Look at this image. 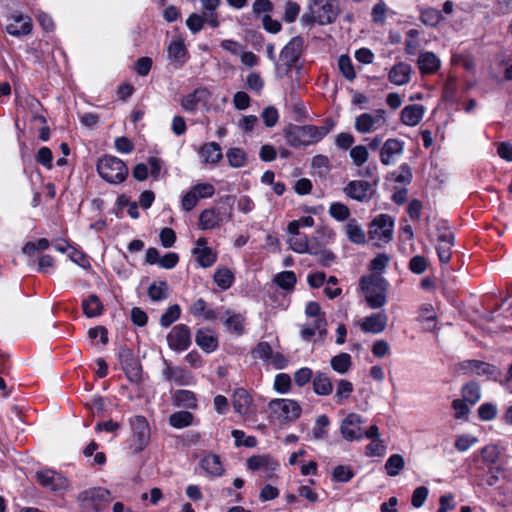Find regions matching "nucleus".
<instances>
[{"instance_id":"f257e3e1","label":"nucleus","mask_w":512,"mask_h":512,"mask_svg":"<svg viewBox=\"0 0 512 512\" xmlns=\"http://www.w3.org/2000/svg\"><path fill=\"white\" fill-rule=\"evenodd\" d=\"M329 131L326 126L291 125L285 130L284 136L291 147L300 148L320 142Z\"/></svg>"},{"instance_id":"f03ea898","label":"nucleus","mask_w":512,"mask_h":512,"mask_svg":"<svg viewBox=\"0 0 512 512\" xmlns=\"http://www.w3.org/2000/svg\"><path fill=\"white\" fill-rule=\"evenodd\" d=\"M308 12L304 13L301 21L306 24L317 23L329 25L336 21L339 13V0H308Z\"/></svg>"},{"instance_id":"7ed1b4c3","label":"nucleus","mask_w":512,"mask_h":512,"mask_svg":"<svg viewBox=\"0 0 512 512\" xmlns=\"http://www.w3.org/2000/svg\"><path fill=\"white\" fill-rule=\"evenodd\" d=\"M359 285L370 308L378 309L386 304L388 288L386 279L376 274H370L361 277Z\"/></svg>"},{"instance_id":"20e7f679","label":"nucleus","mask_w":512,"mask_h":512,"mask_svg":"<svg viewBox=\"0 0 512 512\" xmlns=\"http://www.w3.org/2000/svg\"><path fill=\"white\" fill-rule=\"evenodd\" d=\"M98 175L107 183L117 185L124 182L129 170L126 163L113 155H103L96 163Z\"/></svg>"},{"instance_id":"39448f33","label":"nucleus","mask_w":512,"mask_h":512,"mask_svg":"<svg viewBox=\"0 0 512 512\" xmlns=\"http://www.w3.org/2000/svg\"><path fill=\"white\" fill-rule=\"evenodd\" d=\"M111 500L110 492L101 487L87 489L77 496V501L83 512H101Z\"/></svg>"},{"instance_id":"423d86ee","label":"nucleus","mask_w":512,"mask_h":512,"mask_svg":"<svg viewBox=\"0 0 512 512\" xmlns=\"http://www.w3.org/2000/svg\"><path fill=\"white\" fill-rule=\"evenodd\" d=\"M394 219L388 214H379L371 222L369 238L376 246H383L393 239Z\"/></svg>"},{"instance_id":"0eeeda50","label":"nucleus","mask_w":512,"mask_h":512,"mask_svg":"<svg viewBox=\"0 0 512 512\" xmlns=\"http://www.w3.org/2000/svg\"><path fill=\"white\" fill-rule=\"evenodd\" d=\"M269 411L280 423L294 422L302 413L299 403L293 399H273L268 404Z\"/></svg>"},{"instance_id":"6e6552de","label":"nucleus","mask_w":512,"mask_h":512,"mask_svg":"<svg viewBox=\"0 0 512 512\" xmlns=\"http://www.w3.org/2000/svg\"><path fill=\"white\" fill-rule=\"evenodd\" d=\"M132 436L130 448L133 453H139L145 449L150 440V427L144 416H134L130 419Z\"/></svg>"},{"instance_id":"1a4fd4ad","label":"nucleus","mask_w":512,"mask_h":512,"mask_svg":"<svg viewBox=\"0 0 512 512\" xmlns=\"http://www.w3.org/2000/svg\"><path fill=\"white\" fill-rule=\"evenodd\" d=\"M33 23L30 16L21 12H13L7 16L6 32L14 37L29 35L32 32Z\"/></svg>"},{"instance_id":"9d476101","label":"nucleus","mask_w":512,"mask_h":512,"mask_svg":"<svg viewBox=\"0 0 512 512\" xmlns=\"http://www.w3.org/2000/svg\"><path fill=\"white\" fill-rule=\"evenodd\" d=\"M385 110L378 109L374 114L363 113L356 117L354 128L362 134L370 133L381 128L385 124Z\"/></svg>"},{"instance_id":"9b49d317","label":"nucleus","mask_w":512,"mask_h":512,"mask_svg":"<svg viewBox=\"0 0 512 512\" xmlns=\"http://www.w3.org/2000/svg\"><path fill=\"white\" fill-rule=\"evenodd\" d=\"M164 369L163 378L168 382H173L178 386H190L195 383V379L190 371L181 366H173L166 359L163 360Z\"/></svg>"},{"instance_id":"f8f14e48","label":"nucleus","mask_w":512,"mask_h":512,"mask_svg":"<svg viewBox=\"0 0 512 512\" xmlns=\"http://www.w3.org/2000/svg\"><path fill=\"white\" fill-rule=\"evenodd\" d=\"M343 191L349 198L363 203L369 202L375 193L373 185L365 180H352Z\"/></svg>"},{"instance_id":"ddd939ff","label":"nucleus","mask_w":512,"mask_h":512,"mask_svg":"<svg viewBox=\"0 0 512 512\" xmlns=\"http://www.w3.org/2000/svg\"><path fill=\"white\" fill-rule=\"evenodd\" d=\"M167 343L170 349L181 352L191 345V333L185 324L175 325L167 334Z\"/></svg>"},{"instance_id":"4468645a","label":"nucleus","mask_w":512,"mask_h":512,"mask_svg":"<svg viewBox=\"0 0 512 512\" xmlns=\"http://www.w3.org/2000/svg\"><path fill=\"white\" fill-rule=\"evenodd\" d=\"M36 479L40 485L54 492L64 491L68 488V480L62 474L51 469L37 472Z\"/></svg>"},{"instance_id":"2eb2a0df","label":"nucleus","mask_w":512,"mask_h":512,"mask_svg":"<svg viewBox=\"0 0 512 512\" xmlns=\"http://www.w3.org/2000/svg\"><path fill=\"white\" fill-rule=\"evenodd\" d=\"M362 417L356 413L348 414L342 421L340 432L342 437L347 441L360 440L363 438L361 428Z\"/></svg>"},{"instance_id":"dca6fc26","label":"nucleus","mask_w":512,"mask_h":512,"mask_svg":"<svg viewBox=\"0 0 512 512\" xmlns=\"http://www.w3.org/2000/svg\"><path fill=\"white\" fill-rule=\"evenodd\" d=\"M192 254L197 263L203 268L211 267L217 260V253L208 246V241L204 237L196 240Z\"/></svg>"},{"instance_id":"f3484780","label":"nucleus","mask_w":512,"mask_h":512,"mask_svg":"<svg viewBox=\"0 0 512 512\" xmlns=\"http://www.w3.org/2000/svg\"><path fill=\"white\" fill-rule=\"evenodd\" d=\"M279 463L270 455H254L248 458L247 467L252 471H262L266 478H271Z\"/></svg>"},{"instance_id":"a211bd4d","label":"nucleus","mask_w":512,"mask_h":512,"mask_svg":"<svg viewBox=\"0 0 512 512\" xmlns=\"http://www.w3.org/2000/svg\"><path fill=\"white\" fill-rule=\"evenodd\" d=\"M404 149L403 142L396 138L387 139L380 150V161L385 166L396 163L402 155Z\"/></svg>"},{"instance_id":"6ab92c4d","label":"nucleus","mask_w":512,"mask_h":512,"mask_svg":"<svg viewBox=\"0 0 512 512\" xmlns=\"http://www.w3.org/2000/svg\"><path fill=\"white\" fill-rule=\"evenodd\" d=\"M304 46V40L300 36L292 38L281 50L280 59L290 69L299 60Z\"/></svg>"},{"instance_id":"aec40b11","label":"nucleus","mask_w":512,"mask_h":512,"mask_svg":"<svg viewBox=\"0 0 512 512\" xmlns=\"http://www.w3.org/2000/svg\"><path fill=\"white\" fill-rule=\"evenodd\" d=\"M388 317L384 311L363 318L360 327L365 333L378 334L386 329Z\"/></svg>"},{"instance_id":"412c9836","label":"nucleus","mask_w":512,"mask_h":512,"mask_svg":"<svg viewBox=\"0 0 512 512\" xmlns=\"http://www.w3.org/2000/svg\"><path fill=\"white\" fill-rule=\"evenodd\" d=\"M209 98L210 92L207 88H198L182 98L181 106L185 111L194 112L198 104H207Z\"/></svg>"},{"instance_id":"4be33fe9","label":"nucleus","mask_w":512,"mask_h":512,"mask_svg":"<svg viewBox=\"0 0 512 512\" xmlns=\"http://www.w3.org/2000/svg\"><path fill=\"white\" fill-rule=\"evenodd\" d=\"M252 402V397L245 389L235 390L233 394V408L237 414L241 416L253 414Z\"/></svg>"},{"instance_id":"5701e85b","label":"nucleus","mask_w":512,"mask_h":512,"mask_svg":"<svg viewBox=\"0 0 512 512\" xmlns=\"http://www.w3.org/2000/svg\"><path fill=\"white\" fill-rule=\"evenodd\" d=\"M458 371H462L463 373H474L476 375H491L495 371V367L479 361V360H467L460 363L457 367Z\"/></svg>"},{"instance_id":"b1692460","label":"nucleus","mask_w":512,"mask_h":512,"mask_svg":"<svg viewBox=\"0 0 512 512\" xmlns=\"http://www.w3.org/2000/svg\"><path fill=\"white\" fill-rule=\"evenodd\" d=\"M326 325L327 322L325 318H310V320L301 327V337L308 341L317 333L323 335L326 333Z\"/></svg>"},{"instance_id":"393cba45","label":"nucleus","mask_w":512,"mask_h":512,"mask_svg":"<svg viewBox=\"0 0 512 512\" xmlns=\"http://www.w3.org/2000/svg\"><path fill=\"white\" fill-rule=\"evenodd\" d=\"M425 109L420 104H411L403 108L401 121L406 126H416L422 120Z\"/></svg>"},{"instance_id":"a878e982","label":"nucleus","mask_w":512,"mask_h":512,"mask_svg":"<svg viewBox=\"0 0 512 512\" xmlns=\"http://www.w3.org/2000/svg\"><path fill=\"white\" fill-rule=\"evenodd\" d=\"M223 323L227 330L232 333L237 335H242L244 333L245 317L241 313L226 310Z\"/></svg>"},{"instance_id":"bb28decb","label":"nucleus","mask_w":512,"mask_h":512,"mask_svg":"<svg viewBox=\"0 0 512 512\" xmlns=\"http://www.w3.org/2000/svg\"><path fill=\"white\" fill-rule=\"evenodd\" d=\"M411 67L407 63L400 62L392 67L389 72V81L395 85H404L410 81Z\"/></svg>"},{"instance_id":"cd10ccee","label":"nucleus","mask_w":512,"mask_h":512,"mask_svg":"<svg viewBox=\"0 0 512 512\" xmlns=\"http://www.w3.org/2000/svg\"><path fill=\"white\" fill-rule=\"evenodd\" d=\"M167 54L170 62L183 64L187 58V49L184 40L177 38L171 41L167 48Z\"/></svg>"},{"instance_id":"c85d7f7f","label":"nucleus","mask_w":512,"mask_h":512,"mask_svg":"<svg viewBox=\"0 0 512 512\" xmlns=\"http://www.w3.org/2000/svg\"><path fill=\"white\" fill-rule=\"evenodd\" d=\"M205 472L213 477H219L224 473V467L220 457L216 454H208L203 457L200 463Z\"/></svg>"},{"instance_id":"c756f323","label":"nucleus","mask_w":512,"mask_h":512,"mask_svg":"<svg viewBox=\"0 0 512 512\" xmlns=\"http://www.w3.org/2000/svg\"><path fill=\"white\" fill-rule=\"evenodd\" d=\"M289 247L296 253L303 254H316V248L314 243H309L306 235L300 234L298 236H292L288 239Z\"/></svg>"},{"instance_id":"7c9ffc66","label":"nucleus","mask_w":512,"mask_h":512,"mask_svg":"<svg viewBox=\"0 0 512 512\" xmlns=\"http://www.w3.org/2000/svg\"><path fill=\"white\" fill-rule=\"evenodd\" d=\"M199 154L203 161L207 164H217L222 159V149L216 142H209L204 144Z\"/></svg>"},{"instance_id":"2f4dec72","label":"nucleus","mask_w":512,"mask_h":512,"mask_svg":"<svg viewBox=\"0 0 512 512\" xmlns=\"http://www.w3.org/2000/svg\"><path fill=\"white\" fill-rule=\"evenodd\" d=\"M345 233L350 242L362 245L366 242V233L356 219H350L345 226Z\"/></svg>"},{"instance_id":"473e14b6","label":"nucleus","mask_w":512,"mask_h":512,"mask_svg":"<svg viewBox=\"0 0 512 512\" xmlns=\"http://www.w3.org/2000/svg\"><path fill=\"white\" fill-rule=\"evenodd\" d=\"M196 344L207 353L216 350L218 340L209 330H198L195 337Z\"/></svg>"},{"instance_id":"72a5a7b5","label":"nucleus","mask_w":512,"mask_h":512,"mask_svg":"<svg viewBox=\"0 0 512 512\" xmlns=\"http://www.w3.org/2000/svg\"><path fill=\"white\" fill-rule=\"evenodd\" d=\"M418 67L422 73L431 74L440 67V60L434 53L425 52L418 58Z\"/></svg>"},{"instance_id":"f704fd0d","label":"nucleus","mask_w":512,"mask_h":512,"mask_svg":"<svg viewBox=\"0 0 512 512\" xmlns=\"http://www.w3.org/2000/svg\"><path fill=\"white\" fill-rule=\"evenodd\" d=\"M82 309L88 318L100 316L103 312V304L99 297L95 294L89 295L82 301Z\"/></svg>"},{"instance_id":"c9c22d12","label":"nucleus","mask_w":512,"mask_h":512,"mask_svg":"<svg viewBox=\"0 0 512 512\" xmlns=\"http://www.w3.org/2000/svg\"><path fill=\"white\" fill-rule=\"evenodd\" d=\"M461 395V400L473 406L481 399V387L477 382L470 381L463 385Z\"/></svg>"},{"instance_id":"e433bc0d","label":"nucleus","mask_w":512,"mask_h":512,"mask_svg":"<svg viewBox=\"0 0 512 512\" xmlns=\"http://www.w3.org/2000/svg\"><path fill=\"white\" fill-rule=\"evenodd\" d=\"M313 390L317 395L326 396L331 394L333 385L330 378L321 372H318L313 378Z\"/></svg>"},{"instance_id":"4c0bfd02","label":"nucleus","mask_w":512,"mask_h":512,"mask_svg":"<svg viewBox=\"0 0 512 512\" xmlns=\"http://www.w3.org/2000/svg\"><path fill=\"white\" fill-rule=\"evenodd\" d=\"M220 215L214 209H206L201 212L199 217V226L203 230H211L219 226Z\"/></svg>"},{"instance_id":"58836bf2","label":"nucleus","mask_w":512,"mask_h":512,"mask_svg":"<svg viewBox=\"0 0 512 512\" xmlns=\"http://www.w3.org/2000/svg\"><path fill=\"white\" fill-rule=\"evenodd\" d=\"M190 312L195 317H203L205 320H214L216 313L214 310L208 308V304L202 298L197 299L190 308Z\"/></svg>"},{"instance_id":"ea45409f","label":"nucleus","mask_w":512,"mask_h":512,"mask_svg":"<svg viewBox=\"0 0 512 512\" xmlns=\"http://www.w3.org/2000/svg\"><path fill=\"white\" fill-rule=\"evenodd\" d=\"M194 416L189 411H177L170 415L169 424L176 428L182 429L184 427L190 426L193 423Z\"/></svg>"},{"instance_id":"a19ab883","label":"nucleus","mask_w":512,"mask_h":512,"mask_svg":"<svg viewBox=\"0 0 512 512\" xmlns=\"http://www.w3.org/2000/svg\"><path fill=\"white\" fill-rule=\"evenodd\" d=\"M330 364L335 372L339 374H345L351 368V356L348 353H340L331 358Z\"/></svg>"},{"instance_id":"79ce46f5","label":"nucleus","mask_w":512,"mask_h":512,"mask_svg":"<svg viewBox=\"0 0 512 512\" xmlns=\"http://www.w3.org/2000/svg\"><path fill=\"white\" fill-rule=\"evenodd\" d=\"M352 392H353V384L346 379H340L337 382L336 392L334 395V401L337 404L341 405L350 397Z\"/></svg>"},{"instance_id":"37998d69","label":"nucleus","mask_w":512,"mask_h":512,"mask_svg":"<svg viewBox=\"0 0 512 512\" xmlns=\"http://www.w3.org/2000/svg\"><path fill=\"white\" fill-rule=\"evenodd\" d=\"M214 281L222 290L229 289L234 282V275L230 269L224 267L216 270Z\"/></svg>"},{"instance_id":"c03bdc74","label":"nucleus","mask_w":512,"mask_h":512,"mask_svg":"<svg viewBox=\"0 0 512 512\" xmlns=\"http://www.w3.org/2000/svg\"><path fill=\"white\" fill-rule=\"evenodd\" d=\"M226 158L229 162V165L233 168L244 167L247 163V155L244 150L240 148H230L226 152Z\"/></svg>"},{"instance_id":"a18cd8bd","label":"nucleus","mask_w":512,"mask_h":512,"mask_svg":"<svg viewBox=\"0 0 512 512\" xmlns=\"http://www.w3.org/2000/svg\"><path fill=\"white\" fill-rule=\"evenodd\" d=\"M274 282L280 288L291 291L296 284V275L293 271H282L275 275Z\"/></svg>"},{"instance_id":"49530a36","label":"nucleus","mask_w":512,"mask_h":512,"mask_svg":"<svg viewBox=\"0 0 512 512\" xmlns=\"http://www.w3.org/2000/svg\"><path fill=\"white\" fill-rule=\"evenodd\" d=\"M148 296L152 301H162L168 297V286L164 281L153 282L148 288Z\"/></svg>"},{"instance_id":"de8ad7c7","label":"nucleus","mask_w":512,"mask_h":512,"mask_svg":"<svg viewBox=\"0 0 512 512\" xmlns=\"http://www.w3.org/2000/svg\"><path fill=\"white\" fill-rule=\"evenodd\" d=\"M405 461L400 454L391 455L385 464V470L391 477L397 476L404 468Z\"/></svg>"},{"instance_id":"09e8293b","label":"nucleus","mask_w":512,"mask_h":512,"mask_svg":"<svg viewBox=\"0 0 512 512\" xmlns=\"http://www.w3.org/2000/svg\"><path fill=\"white\" fill-rule=\"evenodd\" d=\"M350 158L357 167H362L369 158V151L364 145H356L350 149Z\"/></svg>"},{"instance_id":"8fccbe9b","label":"nucleus","mask_w":512,"mask_h":512,"mask_svg":"<svg viewBox=\"0 0 512 512\" xmlns=\"http://www.w3.org/2000/svg\"><path fill=\"white\" fill-rule=\"evenodd\" d=\"M180 315L181 309L179 305L174 304L169 306L160 318L161 326L165 328L169 327L172 323L179 319Z\"/></svg>"},{"instance_id":"3c124183","label":"nucleus","mask_w":512,"mask_h":512,"mask_svg":"<svg viewBox=\"0 0 512 512\" xmlns=\"http://www.w3.org/2000/svg\"><path fill=\"white\" fill-rule=\"evenodd\" d=\"M329 214L337 221H345L350 216V210L343 203L333 202L329 207Z\"/></svg>"},{"instance_id":"603ef678","label":"nucleus","mask_w":512,"mask_h":512,"mask_svg":"<svg viewBox=\"0 0 512 512\" xmlns=\"http://www.w3.org/2000/svg\"><path fill=\"white\" fill-rule=\"evenodd\" d=\"M338 67L342 75L347 80H353L356 77L352 61L348 55H341L338 59Z\"/></svg>"},{"instance_id":"864d4df0","label":"nucleus","mask_w":512,"mask_h":512,"mask_svg":"<svg viewBox=\"0 0 512 512\" xmlns=\"http://www.w3.org/2000/svg\"><path fill=\"white\" fill-rule=\"evenodd\" d=\"M477 412L482 421H492L497 417L498 409L495 404L487 402L481 404Z\"/></svg>"},{"instance_id":"5fc2aeb1","label":"nucleus","mask_w":512,"mask_h":512,"mask_svg":"<svg viewBox=\"0 0 512 512\" xmlns=\"http://www.w3.org/2000/svg\"><path fill=\"white\" fill-rule=\"evenodd\" d=\"M441 13L434 8H425L421 10V21L428 26H436L441 20Z\"/></svg>"},{"instance_id":"6e6d98bb","label":"nucleus","mask_w":512,"mask_h":512,"mask_svg":"<svg viewBox=\"0 0 512 512\" xmlns=\"http://www.w3.org/2000/svg\"><path fill=\"white\" fill-rule=\"evenodd\" d=\"M330 424L327 415L323 414L316 418L315 426L312 430L313 438L316 440L324 439L326 436L325 428Z\"/></svg>"},{"instance_id":"4d7b16f0","label":"nucleus","mask_w":512,"mask_h":512,"mask_svg":"<svg viewBox=\"0 0 512 512\" xmlns=\"http://www.w3.org/2000/svg\"><path fill=\"white\" fill-rule=\"evenodd\" d=\"M393 180L400 184H409L412 180V172L408 164L403 163L399 169L392 173Z\"/></svg>"},{"instance_id":"13d9d810","label":"nucleus","mask_w":512,"mask_h":512,"mask_svg":"<svg viewBox=\"0 0 512 512\" xmlns=\"http://www.w3.org/2000/svg\"><path fill=\"white\" fill-rule=\"evenodd\" d=\"M273 352L271 345L268 342L262 341L256 345L252 354L254 358H259L267 363Z\"/></svg>"},{"instance_id":"bf43d9fd","label":"nucleus","mask_w":512,"mask_h":512,"mask_svg":"<svg viewBox=\"0 0 512 512\" xmlns=\"http://www.w3.org/2000/svg\"><path fill=\"white\" fill-rule=\"evenodd\" d=\"M477 442L478 438L476 436L470 434H462L456 438L454 445L459 452H465Z\"/></svg>"},{"instance_id":"052dcab7","label":"nucleus","mask_w":512,"mask_h":512,"mask_svg":"<svg viewBox=\"0 0 512 512\" xmlns=\"http://www.w3.org/2000/svg\"><path fill=\"white\" fill-rule=\"evenodd\" d=\"M291 388V377L286 373H279L275 376L274 389L281 394H286Z\"/></svg>"},{"instance_id":"680f3d73","label":"nucleus","mask_w":512,"mask_h":512,"mask_svg":"<svg viewBox=\"0 0 512 512\" xmlns=\"http://www.w3.org/2000/svg\"><path fill=\"white\" fill-rule=\"evenodd\" d=\"M204 24V14L192 13L186 20V25L193 34H197L201 31Z\"/></svg>"},{"instance_id":"e2e57ef3","label":"nucleus","mask_w":512,"mask_h":512,"mask_svg":"<svg viewBox=\"0 0 512 512\" xmlns=\"http://www.w3.org/2000/svg\"><path fill=\"white\" fill-rule=\"evenodd\" d=\"M452 407L454 409V416L456 419L466 421L470 414L469 404L461 399H456L452 402Z\"/></svg>"},{"instance_id":"0e129e2a","label":"nucleus","mask_w":512,"mask_h":512,"mask_svg":"<svg viewBox=\"0 0 512 512\" xmlns=\"http://www.w3.org/2000/svg\"><path fill=\"white\" fill-rule=\"evenodd\" d=\"M386 447L381 439H374L366 446L365 454L368 457H381L384 455Z\"/></svg>"},{"instance_id":"69168bd1","label":"nucleus","mask_w":512,"mask_h":512,"mask_svg":"<svg viewBox=\"0 0 512 512\" xmlns=\"http://www.w3.org/2000/svg\"><path fill=\"white\" fill-rule=\"evenodd\" d=\"M354 473L349 466L338 465L333 470V479L337 482H348L352 479Z\"/></svg>"},{"instance_id":"338daca9","label":"nucleus","mask_w":512,"mask_h":512,"mask_svg":"<svg viewBox=\"0 0 512 512\" xmlns=\"http://www.w3.org/2000/svg\"><path fill=\"white\" fill-rule=\"evenodd\" d=\"M428 267V262L424 256L416 255L409 261V269L415 274H423Z\"/></svg>"},{"instance_id":"774afa93","label":"nucleus","mask_w":512,"mask_h":512,"mask_svg":"<svg viewBox=\"0 0 512 512\" xmlns=\"http://www.w3.org/2000/svg\"><path fill=\"white\" fill-rule=\"evenodd\" d=\"M191 189L196 194L199 200L204 198H210L213 196L215 192L214 186L210 183H198L191 187Z\"/></svg>"}]
</instances>
